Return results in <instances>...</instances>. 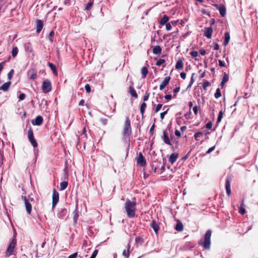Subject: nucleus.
<instances>
[{"label": "nucleus", "instance_id": "1", "mask_svg": "<svg viewBox=\"0 0 258 258\" xmlns=\"http://www.w3.org/2000/svg\"><path fill=\"white\" fill-rule=\"evenodd\" d=\"M136 199L135 197L132 199V201L128 200L124 203V208L128 218H134L136 216Z\"/></svg>", "mask_w": 258, "mask_h": 258}, {"label": "nucleus", "instance_id": "2", "mask_svg": "<svg viewBox=\"0 0 258 258\" xmlns=\"http://www.w3.org/2000/svg\"><path fill=\"white\" fill-rule=\"evenodd\" d=\"M212 232L210 230H207L205 235L204 239H201L198 242V244L203 246L205 249L209 250L211 247V237Z\"/></svg>", "mask_w": 258, "mask_h": 258}, {"label": "nucleus", "instance_id": "3", "mask_svg": "<svg viewBox=\"0 0 258 258\" xmlns=\"http://www.w3.org/2000/svg\"><path fill=\"white\" fill-rule=\"evenodd\" d=\"M17 245L16 234L13 236L11 242L9 244L5 252L6 256L9 257L13 254V252Z\"/></svg>", "mask_w": 258, "mask_h": 258}, {"label": "nucleus", "instance_id": "4", "mask_svg": "<svg viewBox=\"0 0 258 258\" xmlns=\"http://www.w3.org/2000/svg\"><path fill=\"white\" fill-rule=\"evenodd\" d=\"M21 198L24 203L27 213L29 215H30L32 210V206L30 202L33 201V198H31L30 195H29L28 197H27L26 196L22 195Z\"/></svg>", "mask_w": 258, "mask_h": 258}, {"label": "nucleus", "instance_id": "5", "mask_svg": "<svg viewBox=\"0 0 258 258\" xmlns=\"http://www.w3.org/2000/svg\"><path fill=\"white\" fill-rule=\"evenodd\" d=\"M132 133L131 121L128 116L125 117L123 125V134L124 136H129Z\"/></svg>", "mask_w": 258, "mask_h": 258}, {"label": "nucleus", "instance_id": "6", "mask_svg": "<svg viewBox=\"0 0 258 258\" xmlns=\"http://www.w3.org/2000/svg\"><path fill=\"white\" fill-rule=\"evenodd\" d=\"M41 90L44 93H47L51 91L52 84L49 80L46 79L42 82Z\"/></svg>", "mask_w": 258, "mask_h": 258}, {"label": "nucleus", "instance_id": "7", "mask_svg": "<svg viewBox=\"0 0 258 258\" xmlns=\"http://www.w3.org/2000/svg\"><path fill=\"white\" fill-rule=\"evenodd\" d=\"M137 155L138 156L136 158V160L137 161V164L141 166H146L147 164V162L143 154L141 152H140L138 153Z\"/></svg>", "mask_w": 258, "mask_h": 258}, {"label": "nucleus", "instance_id": "8", "mask_svg": "<svg viewBox=\"0 0 258 258\" xmlns=\"http://www.w3.org/2000/svg\"><path fill=\"white\" fill-rule=\"evenodd\" d=\"M28 138L34 148H36L37 147L38 144L36 140L34 139L33 136V132L31 128L28 131Z\"/></svg>", "mask_w": 258, "mask_h": 258}, {"label": "nucleus", "instance_id": "9", "mask_svg": "<svg viewBox=\"0 0 258 258\" xmlns=\"http://www.w3.org/2000/svg\"><path fill=\"white\" fill-rule=\"evenodd\" d=\"M59 201V194L55 188L53 190L52 208L54 209Z\"/></svg>", "mask_w": 258, "mask_h": 258}, {"label": "nucleus", "instance_id": "10", "mask_svg": "<svg viewBox=\"0 0 258 258\" xmlns=\"http://www.w3.org/2000/svg\"><path fill=\"white\" fill-rule=\"evenodd\" d=\"M213 6L219 10L220 15L222 17H225L226 14V8L224 5H219L218 4H214Z\"/></svg>", "mask_w": 258, "mask_h": 258}, {"label": "nucleus", "instance_id": "11", "mask_svg": "<svg viewBox=\"0 0 258 258\" xmlns=\"http://www.w3.org/2000/svg\"><path fill=\"white\" fill-rule=\"evenodd\" d=\"M27 75L30 79L35 80L37 77V71L34 69L29 70L27 72Z\"/></svg>", "mask_w": 258, "mask_h": 258}, {"label": "nucleus", "instance_id": "12", "mask_svg": "<svg viewBox=\"0 0 258 258\" xmlns=\"http://www.w3.org/2000/svg\"><path fill=\"white\" fill-rule=\"evenodd\" d=\"M213 33V29L212 27L205 28L204 35L209 39L211 38Z\"/></svg>", "mask_w": 258, "mask_h": 258}, {"label": "nucleus", "instance_id": "13", "mask_svg": "<svg viewBox=\"0 0 258 258\" xmlns=\"http://www.w3.org/2000/svg\"><path fill=\"white\" fill-rule=\"evenodd\" d=\"M231 179L229 178H227L225 181V188L227 194L229 196L231 194L230 185H231Z\"/></svg>", "mask_w": 258, "mask_h": 258}, {"label": "nucleus", "instance_id": "14", "mask_svg": "<svg viewBox=\"0 0 258 258\" xmlns=\"http://www.w3.org/2000/svg\"><path fill=\"white\" fill-rule=\"evenodd\" d=\"M162 139L163 142L167 145L172 146V144L168 136V134L166 131H164L163 132V136Z\"/></svg>", "mask_w": 258, "mask_h": 258}, {"label": "nucleus", "instance_id": "15", "mask_svg": "<svg viewBox=\"0 0 258 258\" xmlns=\"http://www.w3.org/2000/svg\"><path fill=\"white\" fill-rule=\"evenodd\" d=\"M170 80V77L169 76L166 77L164 78V80L161 83L159 86V89L160 90H162L165 87L169 84Z\"/></svg>", "mask_w": 258, "mask_h": 258}, {"label": "nucleus", "instance_id": "16", "mask_svg": "<svg viewBox=\"0 0 258 258\" xmlns=\"http://www.w3.org/2000/svg\"><path fill=\"white\" fill-rule=\"evenodd\" d=\"M43 121V117L40 115H38L36 117L35 119L32 121V123L34 125L39 126L42 124Z\"/></svg>", "mask_w": 258, "mask_h": 258}, {"label": "nucleus", "instance_id": "17", "mask_svg": "<svg viewBox=\"0 0 258 258\" xmlns=\"http://www.w3.org/2000/svg\"><path fill=\"white\" fill-rule=\"evenodd\" d=\"M150 226L154 229L155 233L157 235L160 228L159 225L157 224L156 221L152 220L150 224Z\"/></svg>", "mask_w": 258, "mask_h": 258}, {"label": "nucleus", "instance_id": "18", "mask_svg": "<svg viewBox=\"0 0 258 258\" xmlns=\"http://www.w3.org/2000/svg\"><path fill=\"white\" fill-rule=\"evenodd\" d=\"M36 32L39 33L43 28V22L41 20H37L36 21Z\"/></svg>", "mask_w": 258, "mask_h": 258}, {"label": "nucleus", "instance_id": "19", "mask_svg": "<svg viewBox=\"0 0 258 258\" xmlns=\"http://www.w3.org/2000/svg\"><path fill=\"white\" fill-rule=\"evenodd\" d=\"M178 157V154L176 153L171 154L168 159L169 162L171 164L174 163Z\"/></svg>", "mask_w": 258, "mask_h": 258}, {"label": "nucleus", "instance_id": "20", "mask_svg": "<svg viewBox=\"0 0 258 258\" xmlns=\"http://www.w3.org/2000/svg\"><path fill=\"white\" fill-rule=\"evenodd\" d=\"M144 242V238L142 236H137L135 238V245L138 247L143 244Z\"/></svg>", "mask_w": 258, "mask_h": 258}, {"label": "nucleus", "instance_id": "21", "mask_svg": "<svg viewBox=\"0 0 258 258\" xmlns=\"http://www.w3.org/2000/svg\"><path fill=\"white\" fill-rule=\"evenodd\" d=\"M11 85V82L8 81V82L4 83L2 86H1V89H2V90L3 91L6 92L9 89V88H10Z\"/></svg>", "mask_w": 258, "mask_h": 258}, {"label": "nucleus", "instance_id": "22", "mask_svg": "<svg viewBox=\"0 0 258 258\" xmlns=\"http://www.w3.org/2000/svg\"><path fill=\"white\" fill-rule=\"evenodd\" d=\"M183 68V62L182 59L179 58L175 65V69L176 70H181Z\"/></svg>", "mask_w": 258, "mask_h": 258}, {"label": "nucleus", "instance_id": "23", "mask_svg": "<svg viewBox=\"0 0 258 258\" xmlns=\"http://www.w3.org/2000/svg\"><path fill=\"white\" fill-rule=\"evenodd\" d=\"M162 51V48L159 45H156L153 48V53L154 54H160Z\"/></svg>", "mask_w": 258, "mask_h": 258}, {"label": "nucleus", "instance_id": "24", "mask_svg": "<svg viewBox=\"0 0 258 258\" xmlns=\"http://www.w3.org/2000/svg\"><path fill=\"white\" fill-rule=\"evenodd\" d=\"M48 66L50 68L51 71H52L53 74L55 76L57 75V72L56 70V67L54 64H53L52 63L48 62L47 63Z\"/></svg>", "mask_w": 258, "mask_h": 258}, {"label": "nucleus", "instance_id": "25", "mask_svg": "<svg viewBox=\"0 0 258 258\" xmlns=\"http://www.w3.org/2000/svg\"><path fill=\"white\" fill-rule=\"evenodd\" d=\"M149 67V65L147 64V67H143L142 68L141 72L142 74V78H145L147 77V75L148 73V68Z\"/></svg>", "mask_w": 258, "mask_h": 258}, {"label": "nucleus", "instance_id": "26", "mask_svg": "<svg viewBox=\"0 0 258 258\" xmlns=\"http://www.w3.org/2000/svg\"><path fill=\"white\" fill-rule=\"evenodd\" d=\"M230 39V35L229 32H227L225 33V39L223 42V45L226 46L229 42Z\"/></svg>", "mask_w": 258, "mask_h": 258}, {"label": "nucleus", "instance_id": "27", "mask_svg": "<svg viewBox=\"0 0 258 258\" xmlns=\"http://www.w3.org/2000/svg\"><path fill=\"white\" fill-rule=\"evenodd\" d=\"M175 229L177 231H179V232L182 231L183 229V225L182 223L179 220L177 221V224H176V225L175 227Z\"/></svg>", "mask_w": 258, "mask_h": 258}, {"label": "nucleus", "instance_id": "28", "mask_svg": "<svg viewBox=\"0 0 258 258\" xmlns=\"http://www.w3.org/2000/svg\"><path fill=\"white\" fill-rule=\"evenodd\" d=\"M79 216V211L78 208L76 207V209L73 212V219L75 223H77Z\"/></svg>", "mask_w": 258, "mask_h": 258}, {"label": "nucleus", "instance_id": "29", "mask_svg": "<svg viewBox=\"0 0 258 258\" xmlns=\"http://www.w3.org/2000/svg\"><path fill=\"white\" fill-rule=\"evenodd\" d=\"M147 107V104L145 102H143L140 106V112L142 114V116L143 118L144 114L145 111V109Z\"/></svg>", "mask_w": 258, "mask_h": 258}, {"label": "nucleus", "instance_id": "30", "mask_svg": "<svg viewBox=\"0 0 258 258\" xmlns=\"http://www.w3.org/2000/svg\"><path fill=\"white\" fill-rule=\"evenodd\" d=\"M169 20V17L167 15H164L163 18L159 21V23L161 25H165Z\"/></svg>", "mask_w": 258, "mask_h": 258}, {"label": "nucleus", "instance_id": "31", "mask_svg": "<svg viewBox=\"0 0 258 258\" xmlns=\"http://www.w3.org/2000/svg\"><path fill=\"white\" fill-rule=\"evenodd\" d=\"M245 205L244 204V201L243 200L242 201L240 207L239 208V212L241 215H244L246 213L245 209L244 208Z\"/></svg>", "mask_w": 258, "mask_h": 258}, {"label": "nucleus", "instance_id": "32", "mask_svg": "<svg viewBox=\"0 0 258 258\" xmlns=\"http://www.w3.org/2000/svg\"><path fill=\"white\" fill-rule=\"evenodd\" d=\"M130 244L128 243L127 245V249H124L122 252V254L126 258L128 257L130 255Z\"/></svg>", "mask_w": 258, "mask_h": 258}, {"label": "nucleus", "instance_id": "33", "mask_svg": "<svg viewBox=\"0 0 258 258\" xmlns=\"http://www.w3.org/2000/svg\"><path fill=\"white\" fill-rule=\"evenodd\" d=\"M68 185V181H62L60 183V190H63L66 188H67V186Z\"/></svg>", "mask_w": 258, "mask_h": 258}, {"label": "nucleus", "instance_id": "34", "mask_svg": "<svg viewBox=\"0 0 258 258\" xmlns=\"http://www.w3.org/2000/svg\"><path fill=\"white\" fill-rule=\"evenodd\" d=\"M130 93L132 96L134 97L135 98H137L138 97L135 89L132 87H130Z\"/></svg>", "mask_w": 258, "mask_h": 258}, {"label": "nucleus", "instance_id": "35", "mask_svg": "<svg viewBox=\"0 0 258 258\" xmlns=\"http://www.w3.org/2000/svg\"><path fill=\"white\" fill-rule=\"evenodd\" d=\"M18 52V48L17 46H13L12 50V55L14 57H15Z\"/></svg>", "mask_w": 258, "mask_h": 258}, {"label": "nucleus", "instance_id": "36", "mask_svg": "<svg viewBox=\"0 0 258 258\" xmlns=\"http://www.w3.org/2000/svg\"><path fill=\"white\" fill-rule=\"evenodd\" d=\"M93 4L94 3L93 1H90L86 5L85 7V10L87 11L90 10L92 8Z\"/></svg>", "mask_w": 258, "mask_h": 258}, {"label": "nucleus", "instance_id": "37", "mask_svg": "<svg viewBox=\"0 0 258 258\" xmlns=\"http://www.w3.org/2000/svg\"><path fill=\"white\" fill-rule=\"evenodd\" d=\"M221 91H220V90L219 88H217L216 89V92L214 94V96H215V97L216 98V99H218L220 97H221Z\"/></svg>", "mask_w": 258, "mask_h": 258}, {"label": "nucleus", "instance_id": "38", "mask_svg": "<svg viewBox=\"0 0 258 258\" xmlns=\"http://www.w3.org/2000/svg\"><path fill=\"white\" fill-rule=\"evenodd\" d=\"M211 83L208 81H205L203 83V87L204 90H207V88L208 86H210Z\"/></svg>", "mask_w": 258, "mask_h": 258}, {"label": "nucleus", "instance_id": "39", "mask_svg": "<svg viewBox=\"0 0 258 258\" xmlns=\"http://www.w3.org/2000/svg\"><path fill=\"white\" fill-rule=\"evenodd\" d=\"M223 111L222 110H221L219 112V114H218V118H217V124L221 122V119L223 117Z\"/></svg>", "mask_w": 258, "mask_h": 258}, {"label": "nucleus", "instance_id": "40", "mask_svg": "<svg viewBox=\"0 0 258 258\" xmlns=\"http://www.w3.org/2000/svg\"><path fill=\"white\" fill-rule=\"evenodd\" d=\"M162 107V104H158L156 106L155 108H154L153 109L154 113H157V112H158L161 109Z\"/></svg>", "mask_w": 258, "mask_h": 258}, {"label": "nucleus", "instance_id": "41", "mask_svg": "<svg viewBox=\"0 0 258 258\" xmlns=\"http://www.w3.org/2000/svg\"><path fill=\"white\" fill-rule=\"evenodd\" d=\"M229 80V75L227 74L226 73H224V76L223 77V79L222 80V81L226 83Z\"/></svg>", "mask_w": 258, "mask_h": 258}, {"label": "nucleus", "instance_id": "42", "mask_svg": "<svg viewBox=\"0 0 258 258\" xmlns=\"http://www.w3.org/2000/svg\"><path fill=\"white\" fill-rule=\"evenodd\" d=\"M180 87L179 86L178 87L175 88L173 90V97L175 98L176 97V94L178 93L180 90Z\"/></svg>", "mask_w": 258, "mask_h": 258}, {"label": "nucleus", "instance_id": "43", "mask_svg": "<svg viewBox=\"0 0 258 258\" xmlns=\"http://www.w3.org/2000/svg\"><path fill=\"white\" fill-rule=\"evenodd\" d=\"M203 134V133L201 132H199L196 133L195 134V135H194V137L195 138V140L198 141L199 140V138L201 136H202Z\"/></svg>", "mask_w": 258, "mask_h": 258}, {"label": "nucleus", "instance_id": "44", "mask_svg": "<svg viewBox=\"0 0 258 258\" xmlns=\"http://www.w3.org/2000/svg\"><path fill=\"white\" fill-rule=\"evenodd\" d=\"M54 35V32L53 30L51 31L49 34L48 38L51 42L53 41V37Z\"/></svg>", "mask_w": 258, "mask_h": 258}, {"label": "nucleus", "instance_id": "45", "mask_svg": "<svg viewBox=\"0 0 258 258\" xmlns=\"http://www.w3.org/2000/svg\"><path fill=\"white\" fill-rule=\"evenodd\" d=\"M165 62V60L164 59H159L156 63V65L160 66Z\"/></svg>", "mask_w": 258, "mask_h": 258}, {"label": "nucleus", "instance_id": "46", "mask_svg": "<svg viewBox=\"0 0 258 258\" xmlns=\"http://www.w3.org/2000/svg\"><path fill=\"white\" fill-rule=\"evenodd\" d=\"M150 96V93H149L148 91L146 92L144 97H143V100L144 101H146L148 100L149 97Z\"/></svg>", "mask_w": 258, "mask_h": 258}, {"label": "nucleus", "instance_id": "47", "mask_svg": "<svg viewBox=\"0 0 258 258\" xmlns=\"http://www.w3.org/2000/svg\"><path fill=\"white\" fill-rule=\"evenodd\" d=\"M14 73V71L13 69H12L8 74V78L9 80H11L13 76Z\"/></svg>", "mask_w": 258, "mask_h": 258}, {"label": "nucleus", "instance_id": "48", "mask_svg": "<svg viewBox=\"0 0 258 258\" xmlns=\"http://www.w3.org/2000/svg\"><path fill=\"white\" fill-rule=\"evenodd\" d=\"M98 252V249H95L90 258H95Z\"/></svg>", "mask_w": 258, "mask_h": 258}, {"label": "nucleus", "instance_id": "49", "mask_svg": "<svg viewBox=\"0 0 258 258\" xmlns=\"http://www.w3.org/2000/svg\"><path fill=\"white\" fill-rule=\"evenodd\" d=\"M85 89L87 93H90L91 92V87L89 84H86L85 86Z\"/></svg>", "mask_w": 258, "mask_h": 258}, {"label": "nucleus", "instance_id": "50", "mask_svg": "<svg viewBox=\"0 0 258 258\" xmlns=\"http://www.w3.org/2000/svg\"><path fill=\"white\" fill-rule=\"evenodd\" d=\"M168 110V109H167L166 111H165L163 112H161L160 113V118H161V119H164V116L167 114Z\"/></svg>", "mask_w": 258, "mask_h": 258}, {"label": "nucleus", "instance_id": "51", "mask_svg": "<svg viewBox=\"0 0 258 258\" xmlns=\"http://www.w3.org/2000/svg\"><path fill=\"white\" fill-rule=\"evenodd\" d=\"M194 82H195V79L191 78L190 82H189V84H188V85L187 86V89H189V88H191V87L192 85V84L194 83Z\"/></svg>", "mask_w": 258, "mask_h": 258}, {"label": "nucleus", "instance_id": "52", "mask_svg": "<svg viewBox=\"0 0 258 258\" xmlns=\"http://www.w3.org/2000/svg\"><path fill=\"white\" fill-rule=\"evenodd\" d=\"M190 54L191 56L195 57H197L198 55V52L196 51H192L190 52Z\"/></svg>", "mask_w": 258, "mask_h": 258}, {"label": "nucleus", "instance_id": "53", "mask_svg": "<svg viewBox=\"0 0 258 258\" xmlns=\"http://www.w3.org/2000/svg\"><path fill=\"white\" fill-rule=\"evenodd\" d=\"M206 127L209 130H211L212 127V123L211 121L208 122L206 125Z\"/></svg>", "mask_w": 258, "mask_h": 258}, {"label": "nucleus", "instance_id": "54", "mask_svg": "<svg viewBox=\"0 0 258 258\" xmlns=\"http://www.w3.org/2000/svg\"><path fill=\"white\" fill-rule=\"evenodd\" d=\"M165 25H166V29L167 31L170 30L171 29L172 27L170 23H166Z\"/></svg>", "mask_w": 258, "mask_h": 258}, {"label": "nucleus", "instance_id": "55", "mask_svg": "<svg viewBox=\"0 0 258 258\" xmlns=\"http://www.w3.org/2000/svg\"><path fill=\"white\" fill-rule=\"evenodd\" d=\"M201 12L203 14L207 15L209 17L211 16L210 12H207V10L205 9H202L201 10Z\"/></svg>", "mask_w": 258, "mask_h": 258}, {"label": "nucleus", "instance_id": "56", "mask_svg": "<svg viewBox=\"0 0 258 258\" xmlns=\"http://www.w3.org/2000/svg\"><path fill=\"white\" fill-rule=\"evenodd\" d=\"M26 97V95L24 93H21L19 96V98L20 100H24Z\"/></svg>", "mask_w": 258, "mask_h": 258}, {"label": "nucleus", "instance_id": "57", "mask_svg": "<svg viewBox=\"0 0 258 258\" xmlns=\"http://www.w3.org/2000/svg\"><path fill=\"white\" fill-rule=\"evenodd\" d=\"M154 128H155V125L154 124H153L150 127V131H149V133L150 134L152 135L153 134H154Z\"/></svg>", "mask_w": 258, "mask_h": 258}, {"label": "nucleus", "instance_id": "58", "mask_svg": "<svg viewBox=\"0 0 258 258\" xmlns=\"http://www.w3.org/2000/svg\"><path fill=\"white\" fill-rule=\"evenodd\" d=\"M218 62H219V65L220 67H225V66H226L225 63L223 61H222V60H220V59H219V60H218Z\"/></svg>", "mask_w": 258, "mask_h": 258}, {"label": "nucleus", "instance_id": "59", "mask_svg": "<svg viewBox=\"0 0 258 258\" xmlns=\"http://www.w3.org/2000/svg\"><path fill=\"white\" fill-rule=\"evenodd\" d=\"M151 166L152 170H153L154 172V173H156L157 172V166H155L154 165V164H153V163L151 164Z\"/></svg>", "mask_w": 258, "mask_h": 258}, {"label": "nucleus", "instance_id": "60", "mask_svg": "<svg viewBox=\"0 0 258 258\" xmlns=\"http://www.w3.org/2000/svg\"><path fill=\"white\" fill-rule=\"evenodd\" d=\"M78 256V252H75L71 255H70L68 258H76Z\"/></svg>", "mask_w": 258, "mask_h": 258}, {"label": "nucleus", "instance_id": "61", "mask_svg": "<svg viewBox=\"0 0 258 258\" xmlns=\"http://www.w3.org/2000/svg\"><path fill=\"white\" fill-rule=\"evenodd\" d=\"M175 135L178 138L181 137V135L179 131L176 130L174 132Z\"/></svg>", "mask_w": 258, "mask_h": 258}, {"label": "nucleus", "instance_id": "62", "mask_svg": "<svg viewBox=\"0 0 258 258\" xmlns=\"http://www.w3.org/2000/svg\"><path fill=\"white\" fill-rule=\"evenodd\" d=\"M193 111L194 112L195 114L196 115L198 113V107L197 106H195L193 107Z\"/></svg>", "mask_w": 258, "mask_h": 258}, {"label": "nucleus", "instance_id": "63", "mask_svg": "<svg viewBox=\"0 0 258 258\" xmlns=\"http://www.w3.org/2000/svg\"><path fill=\"white\" fill-rule=\"evenodd\" d=\"M215 148V146H213V147H211V148H210L209 149V150L206 152V154H209V153H210L211 152H212L213 151H214V150Z\"/></svg>", "mask_w": 258, "mask_h": 258}, {"label": "nucleus", "instance_id": "64", "mask_svg": "<svg viewBox=\"0 0 258 258\" xmlns=\"http://www.w3.org/2000/svg\"><path fill=\"white\" fill-rule=\"evenodd\" d=\"M213 48L215 50H218L219 49V45L217 43H214Z\"/></svg>", "mask_w": 258, "mask_h": 258}]
</instances>
